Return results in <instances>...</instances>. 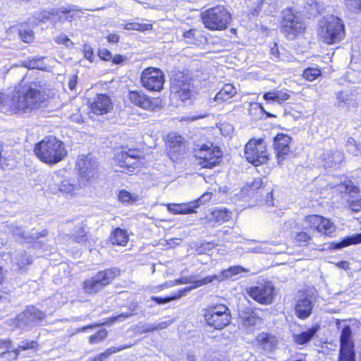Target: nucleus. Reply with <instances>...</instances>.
Wrapping results in <instances>:
<instances>
[{
    "label": "nucleus",
    "instance_id": "f257e3e1",
    "mask_svg": "<svg viewBox=\"0 0 361 361\" xmlns=\"http://www.w3.org/2000/svg\"><path fill=\"white\" fill-rule=\"evenodd\" d=\"M47 99L44 91L34 86L20 85L8 94L0 92V111L24 115L39 109Z\"/></svg>",
    "mask_w": 361,
    "mask_h": 361
},
{
    "label": "nucleus",
    "instance_id": "f03ea898",
    "mask_svg": "<svg viewBox=\"0 0 361 361\" xmlns=\"http://www.w3.org/2000/svg\"><path fill=\"white\" fill-rule=\"evenodd\" d=\"M34 152L41 161L50 164L61 161L67 154L63 142L52 136L36 144Z\"/></svg>",
    "mask_w": 361,
    "mask_h": 361
},
{
    "label": "nucleus",
    "instance_id": "7ed1b4c3",
    "mask_svg": "<svg viewBox=\"0 0 361 361\" xmlns=\"http://www.w3.org/2000/svg\"><path fill=\"white\" fill-rule=\"evenodd\" d=\"M318 35L328 44L338 43L345 37V25L336 16L324 17L319 23Z\"/></svg>",
    "mask_w": 361,
    "mask_h": 361
},
{
    "label": "nucleus",
    "instance_id": "20e7f679",
    "mask_svg": "<svg viewBox=\"0 0 361 361\" xmlns=\"http://www.w3.org/2000/svg\"><path fill=\"white\" fill-rule=\"evenodd\" d=\"M246 271H247V270L241 266L231 267L228 269L221 271L219 274L208 276L200 279V281L195 282L196 285L192 287L183 288L166 298H159V305L165 304L171 300H178L192 289L212 283L214 281H222L226 279L231 278L233 276Z\"/></svg>",
    "mask_w": 361,
    "mask_h": 361
},
{
    "label": "nucleus",
    "instance_id": "39448f33",
    "mask_svg": "<svg viewBox=\"0 0 361 361\" xmlns=\"http://www.w3.org/2000/svg\"><path fill=\"white\" fill-rule=\"evenodd\" d=\"M204 26L211 30H221L226 28L231 21V14L223 6L207 9L201 14Z\"/></svg>",
    "mask_w": 361,
    "mask_h": 361
},
{
    "label": "nucleus",
    "instance_id": "423d86ee",
    "mask_svg": "<svg viewBox=\"0 0 361 361\" xmlns=\"http://www.w3.org/2000/svg\"><path fill=\"white\" fill-rule=\"evenodd\" d=\"M204 317L207 325L216 330L227 326L231 318L228 307L223 304L209 306L204 310Z\"/></svg>",
    "mask_w": 361,
    "mask_h": 361
},
{
    "label": "nucleus",
    "instance_id": "0eeeda50",
    "mask_svg": "<svg viewBox=\"0 0 361 361\" xmlns=\"http://www.w3.org/2000/svg\"><path fill=\"white\" fill-rule=\"evenodd\" d=\"M45 313L34 305L27 306L25 310L18 314L13 320V324L22 331H29L39 325L45 319Z\"/></svg>",
    "mask_w": 361,
    "mask_h": 361
},
{
    "label": "nucleus",
    "instance_id": "6e6552de",
    "mask_svg": "<svg viewBox=\"0 0 361 361\" xmlns=\"http://www.w3.org/2000/svg\"><path fill=\"white\" fill-rule=\"evenodd\" d=\"M120 275V270L116 267L97 273L95 276L83 283V289L87 294H95L111 283Z\"/></svg>",
    "mask_w": 361,
    "mask_h": 361
},
{
    "label": "nucleus",
    "instance_id": "1a4fd4ad",
    "mask_svg": "<svg viewBox=\"0 0 361 361\" xmlns=\"http://www.w3.org/2000/svg\"><path fill=\"white\" fill-rule=\"evenodd\" d=\"M195 156L198 164L203 168L212 169L220 164L222 152L220 148L213 144L202 145L195 149Z\"/></svg>",
    "mask_w": 361,
    "mask_h": 361
},
{
    "label": "nucleus",
    "instance_id": "9d476101",
    "mask_svg": "<svg viewBox=\"0 0 361 361\" xmlns=\"http://www.w3.org/2000/svg\"><path fill=\"white\" fill-rule=\"evenodd\" d=\"M245 156L247 160L255 166L266 163L268 154L264 140H250L245 147Z\"/></svg>",
    "mask_w": 361,
    "mask_h": 361
},
{
    "label": "nucleus",
    "instance_id": "9b49d317",
    "mask_svg": "<svg viewBox=\"0 0 361 361\" xmlns=\"http://www.w3.org/2000/svg\"><path fill=\"white\" fill-rule=\"evenodd\" d=\"M283 31L293 38L305 30V24L300 16L292 8H286L282 12Z\"/></svg>",
    "mask_w": 361,
    "mask_h": 361
},
{
    "label": "nucleus",
    "instance_id": "f8f14e48",
    "mask_svg": "<svg viewBox=\"0 0 361 361\" xmlns=\"http://www.w3.org/2000/svg\"><path fill=\"white\" fill-rule=\"evenodd\" d=\"M53 184H49V190L54 194L60 192L63 195H75L81 185L75 179H61L59 173H56L51 178Z\"/></svg>",
    "mask_w": 361,
    "mask_h": 361
},
{
    "label": "nucleus",
    "instance_id": "ddd939ff",
    "mask_svg": "<svg viewBox=\"0 0 361 361\" xmlns=\"http://www.w3.org/2000/svg\"><path fill=\"white\" fill-rule=\"evenodd\" d=\"M140 152L135 149L122 150L115 156V161L122 168H126L128 171L133 172L142 164L140 161Z\"/></svg>",
    "mask_w": 361,
    "mask_h": 361
},
{
    "label": "nucleus",
    "instance_id": "4468645a",
    "mask_svg": "<svg viewBox=\"0 0 361 361\" xmlns=\"http://www.w3.org/2000/svg\"><path fill=\"white\" fill-rule=\"evenodd\" d=\"M274 287L270 282H267L264 284H259L257 286L251 287L247 290V294L256 302L268 305L272 302L274 298Z\"/></svg>",
    "mask_w": 361,
    "mask_h": 361
},
{
    "label": "nucleus",
    "instance_id": "2eb2a0df",
    "mask_svg": "<svg viewBox=\"0 0 361 361\" xmlns=\"http://www.w3.org/2000/svg\"><path fill=\"white\" fill-rule=\"evenodd\" d=\"M305 221L310 228L316 229L319 233L332 237L336 232L335 224L329 219L320 215H309L305 216Z\"/></svg>",
    "mask_w": 361,
    "mask_h": 361
},
{
    "label": "nucleus",
    "instance_id": "dca6fc26",
    "mask_svg": "<svg viewBox=\"0 0 361 361\" xmlns=\"http://www.w3.org/2000/svg\"><path fill=\"white\" fill-rule=\"evenodd\" d=\"M4 226L6 231H10L16 240L22 244L31 243L40 237H45L47 235V230H43L39 233L34 230H32L30 232H25L20 227L13 223L6 224Z\"/></svg>",
    "mask_w": 361,
    "mask_h": 361
},
{
    "label": "nucleus",
    "instance_id": "f3484780",
    "mask_svg": "<svg viewBox=\"0 0 361 361\" xmlns=\"http://www.w3.org/2000/svg\"><path fill=\"white\" fill-rule=\"evenodd\" d=\"M239 316L242 319L243 328L247 332H251L255 329L259 328L262 324V311L260 310L245 308L240 312Z\"/></svg>",
    "mask_w": 361,
    "mask_h": 361
},
{
    "label": "nucleus",
    "instance_id": "a211bd4d",
    "mask_svg": "<svg viewBox=\"0 0 361 361\" xmlns=\"http://www.w3.org/2000/svg\"><path fill=\"white\" fill-rule=\"evenodd\" d=\"M315 299L312 295L303 293L298 300L295 305V311L296 316L305 319L312 314V308Z\"/></svg>",
    "mask_w": 361,
    "mask_h": 361
},
{
    "label": "nucleus",
    "instance_id": "6ab92c4d",
    "mask_svg": "<svg viewBox=\"0 0 361 361\" xmlns=\"http://www.w3.org/2000/svg\"><path fill=\"white\" fill-rule=\"evenodd\" d=\"M90 109L97 115H103L113 109V103L106 94H97L90 102Z\"/></svg>",
    "mask_w": 361,
    "mask_h": 361
},
{
    "label": "nucleus",
    "instance_id": "aec40b11",
    "mask_svg": "<svg viewBox=\"0 0 361 361\" xmlns=\"http://www.w3.org/2000/svg\"><path fill=\"white\" fill-rule=\"evenodd\" d=\"M291 137L287 135L279 134L274 140V147L276 153L278 163L281 162L286 158L290 152V143Z\"/></svg>",
    "mask_w": 361,
    "mask_h": 361
},
{
    "label": "nucleus",
    "instance_id": "412c9836",
    "mask_svg": "<svg viewBox=\"0 0 361 361\" xmlns=\"http://www.w3.org/2000/svg\"><path fill=\"white\" fill-rule=\"evenodd\" d=\"M70 14V11H67L63 8H61L59 9L53 8L49 11H39L35 13L34 17L39 22L46 23L55 16L60 19H68L69 17H71Z\"/></svg>",
    "mask_w": 361,
    "mask_h": 361
},
{
    "label": "nucleus",
    "instance_id": "4be33fe9",
    "mask_svg": "<svg viewBox=\"0 0 361 361\" xmlns=\"http://www.w3.org/2000/svg\"><path fill=\"white\" fill-rule=\"evenodd\" d=\"M80 174L82 181H89L98 175L97 164L87 159L81 160L79 163Z\"/></svg>",
    "mask_w": 361,
    "mask_h": 361
},
{
    "label": "nucleus",
    "instance_id": "5701e85b",
    "mask_svg": "<svg viewBox=\"0 0 361 361\" xmlns=\"http://www.w3.org/2000/svg\"><path fill=\"white\" fill-rule=\"evenodd\" d=\"M141 82L149 90H158V69L152 67L145 69L142 74Z\"/></svg>",
    "mask_w": 361,
    "mask_h": 361
},
{
    "label": "nucleus",
    "instance_id": "b1692460",
    "mask_svg": "<svg viewBox=\"0 0 361 361\" xmlns=\"http://www.w3.org/2000/svg\"><path fill=\"white\" fill-rule=\"evenodd\" d=\"M165 142L170 152L180 154L185 150V139L176 133H170L167 135Z\"/></svg>",
    "mask_w": 361,
    "mask_h": 361
},
{
    "label": "nucleus",
    "instance_id": "393cba45",
    "mask_svg": "<svg viewBox=\"0 0 361 361\" xmlns=\"http://www.w3.org/2000/svg\"><path fill=\"white\" fill-rule=\"evenodd\" d=\"M257 343L266 351L271 352L277 346L279 338L268 333H261L256 338Z\"/></svg>",
    "mask_w": 361,
    "mask_h": 361
},
{
    "label": "nucleus",
    "instance_id": "a878e982",
    "mask_svg": "<svg viewBox=\"0 0 361 361\" xmlns=\"http://www.w3.org/2000/svg\"><path fill=\"white\" fill-rule=\"evenodd\" d=\"M128 99L133 104L146 109H154V105L152 101L143 94L137 91H130L128 93Z\"/></svg>",
    "mask_w": 361,
    "mask_h": 361
},
{
    "label": "nucleus",
    "instance_id": "bb28decb",
    "mask_svg": "<svg viewBox=\"0 0 361 361\" xmlns=\"http://www.w3.org/2000/svg\"><path fill=\"white\" fill-rule=\"evenodd\" d=\"M343 155L340 152H333L331 151H326L322 154L323 166L325 168H333L343 161Z\"/></svg>",
    "mask_w": 361,
    "mask_h": 361
},
{
    "label": "nucleus",
    "instance_id": "cd10ccee",
    "mask_svg": "<svg viewBox=\"0 0 361 361\" xmlns=\"http://www.w3.org/2000/svg\"><path fill=\"white\" fill-rule=\"evenodd\" d=\"M263 98L269 102L282 104L290 98V94L287 90H274L264 93Z\"/></svg>",
    "mask_w": 361,
    "mask_h": 361
},
{
    "label": "nucleus",
    "instance_id": "c85d7f7f",
    "mask_svg": "<svg viewBox=\"0 0 361 361\" xmlns=\"http://www.w3.org/2000/svg\"><path fill=\"white\" fill-rule=\"evenodd\" d=\"M319 329V326H314L305 331L294 334L293 335V340L297 345H305L312 340Z\"/></svg>",
    "mask_w": 361,
    "mask_h": 361
},
{
    "label": "nucleus",
    "instance_id": "c756f323",
    "mask_svg": "<svg viewBox=\"0 0 361 361\" xmlns=\"http://www.w3.org/2000/svg\"><path fill=\"white\" fill-rule=\"evenodd\" d=\"M109 240L113 245L125 246L128 242V235L126 230L116 228L111 232Z\"/></svg>",
    "mask_w": 361,
    "mask_h": 361
},
{
    "label": "nucleus",
    "instance_id": "7c9ffc66",
    "mask_svg": "<svg viewBox=\"0 0 361 361\" xmlns=\"http://www.w3.org/2000/svg\"><path fill=\"white\" fill-rule=\"evenodd\" d=\"M12 262L16 264L18 271H24L27 265L32 262V257L24 250L20 252L12 258Z\"/></svg>",
    "mask_w": 361,
    "mask_h": 361
},
{
    "label": "nucleus",
    "instance_id": "2f4dec72",
    "mask_svg": "<svg viewBox=\"0 0 361 361\" xmlns=\"http://www.w3.org/2000/svg\"><path fill=\"white\" fill-rule=\"evenodd\" d=\"M352 331L349 325H345L341 334V348L340 349L353 350V343L352 341Z\"/></svg>",
    "mask_w": 361,
    "mask_h": 361
},
{
    "label": "nucleus",
    "instance_id": "473e14b6",
    "mask_svg": "<svg viewBox=\"0 0 361 361\" xmlns=\"http://www.w3.org/2000/svg\"><path fill=\"white\" fill-rule=\"evenodd\" d=\"M183 37L187 43L194 45H200L205 41V37L195 29L185 32Z\"/></svg>",
    "mask_w": 361,
    "mask_h": 361
},
{
    "label": "nucleus",
    "instance_id": "72a5a7b5",
    "mask_svg": "<svg viewBox=\"0 0 361 361\" xmlns=\"http://www.w3.org/2000/svg\"><path fill=\"white\" fill-rule=\"evenodd\" d=\"M236 94L235 88L231 84H226L216 94L214 100L217 102H226L232 98Z\"/></svg>",
    "mask_w": 361,
    "mask_h": 361
},
{
    "label": "nucleus",
    "instance_id": "f704fd0d",
    "mask_svg": "<svg viewBox=\"0 0 361 361\" xmlns=\"http://www.w3.org/2000/svg\"><path fill=\"white\" fill-rule=\"evenodd\" d=\"M361 243V233L345 238L339 243H332L330 245L331 249H341L350 245Z\"/></svg>",
    "mask_w": 361,
    "mask_h": 361
},
{
    "label": "nucleus",
    "instance_id": "c9c22d12",
    "mask_svg": "<svg viewBox=\"0 0 361 361\" xmlns=\"http://www.w3.org/2000/svg\"><path fill=\"white\" fill-rule=\"evenodd\" d=\"M211 218L216 223L221 224L228 221L231 218V213L226 209H216L212 212Z\"/></svg>",
    "mask_w": 361,
    "mask_h": 361
},
{
    "label": "nucleus",
    "instance_id": "e433bc0d",
    "mask_svg": "<svg viewBox=\"0 0 361 361\" xmlns=\"http://www.w3.org/2000/svg\"><path fill=\"white\" fill-rule=\"evenodd\" d=\"M43 59L44 57L29 58L24 61L23 65L29 69L42 70L45 67Z\"/></svg>",
    "mask_w": 361,
    "mask_h": 361
},
{
    "label": "nucleus",
    "instance_id": "4c0bfd02",
    "mask_svg": "<svg viewBox=\"0 0 361 361\" xmlns=\"http://www.w3.org/2000/svg\"><path fill=\"white\" fill-rule=\"evenodd\" d=\"M198 207V204H195L193 208L189 207L187 205L183 204H171L169 205L168 208L170 211L175 214H189L195 212L194 208Z\"/></svg>",
    "mask_w": 361,
    "mask_h": 361
},
{
    "label": "nucleus",
    "instance_id": "58836bf2",
    "mask_svg": "<svg viewBox=\"0 0 361 361\" xmlns=\"http://www.w3.org/2000/svg\"><path fill=\"white\" fill-rule=\"evenodd\" d=\"M118 200L123 203L133 204L138 200V195L131 194L127 190H122L119 192Z\"/></svg>",
    "mask_w": 361,
    "mask_h": 361
},
{
    "label": "nucleus",
    "instance_id": "ea45409f",
    "mask_svg": "<svg viewBox=\"0 0 361 361\" xmlns=\"http://www.w3.org/2000/svg\"><path fill=\"white\" fill-rule=\"evenodd\" d=\"M270 245L271 244L267 242H262L259 245L254 247L248 248V252L261 254L273 253L274 250H272V248L270 247Z\"/></svg>",
    "mask_w": 361,
    "mask_h": 361
},
{
    "label": "nucleus",
    "instance_id": "a19ab883",
    "mask_svg": "<svg viewBox=\"0 0 361 361\" xmlns=\"http://www.w3.org/2000/svg\"><path fill=\"white\" fill-rule=\"evenodd\" d=\"M39 346L38 343L36 341H28L25 340L20 341L18 347L15 349L16 352H18V354L20 353L22 350H27L30 349H36Z\"/></svg>",
    "mask_w": 361,
    "mask_h": 361
},
{
    "label": "nucleus",
    "instance_id": "79ce46f5",
    "mask_svg": "<svg viewBox=\"0 0 361 361\" xmlns=\"http://www.w3.org/2000/svg\"><path fill=\"white\" fill-rule=\"evenodd\" d=\"M347 151L354 155L359 156L361 152V144H357L353 138H349L346 144Z\"/></svg>",
    "mask_w": 361,
    "mask_h": 361
},
{
    "label": "nucleus",
    "instance_id": "37998d69",
    "mask_svg": "<svg viewBox=\"0 0 361 361\" xmlns=\"http://www.w3.org/2000/svg\"><path fill=\"white\" fill-rule=\"evenodd\" d=\"M176 97L182 102L190 99L192 95L189 85H183V87H180L178 90H176Z\"/></svg>",
    "mask_w": 361,
    "mask_h": 361
},
{
    "label": "nucleus",
    "instance_id": "c03bdc74",
    "mask_svg": "<svg viewBox=\"0 0 361 361\" xmlns=\"http://www.w3.org/2000/svg\"><path fill=\"white\" fill-rule=\"evenodd\" d=\"M321 75V71L317 68H306L302 73L305 79L309 81H313Z\"/></svg>",
    "mask_w": 361,
    "mask_h": 361
},
{
    "label": "nucleus",
    "instance_id": "a18cd8bd",
    "mask_svg": "<svg viewBox=\"0 0 361 361\" xmlns=\"http://www.w3.org/2000/svg\"><path fill=\"white\" fill-rule=\"evenodd\" d=\"M338 361H355L354 350L340 349Z\"/></svg>",
    "mask_w": 361,
    "mask_h": 361
},
{
    "label": "nucleus",
    "instance_id": "49530a36",
    "mask_svg": "<svg viewBox=\"0 0 361 361\" xmlns=\"http://www.w3.org/2000/svg\"><path fill=\"white\" fill-rule=\"evenodd\" d=\"M107 336V331L106 329H100L95 334L90 336L89 340L90 343H97L103 341Z\"/></svg>",
    "mask_w": 361,
    "mask_h": 361
},
{
    "label": "nucleus",
    "instance_id": "de8ad7c7",
    "mask_svg": "<svg viewBox=\"0 0 361 361\" xmlns=\"http://www.w3.org/2000/svg\"><path fill=\"white\" fill-rule=\"evenodd\" d=\"M19 37L24 42L30 43L34 39V33L30 29L20 30Z\"/></svg>",
    "mask_w": 361,
    "mask_h": 361
},
{
    "label": "nucleus",
    "instance_id": "09e8293b",
    "mask_svg": "<svg viewBox=\"0 0 361 361\" xmlns=\"http://www.w3.org/2000/svg\"><path fill=\"white\" fill-rule=\"evenodd\" d=\"M73 240L75 243H82L86 240V232L82 228H79L72 236Z\"/></svg>",
    "mask_w": 361,
    "mask_h": 361
},
{
    "label": "nucleus",
    "instance_id": "8fccbe9b",
    "mask_svg": "<svg viewBox=\"0 0 361 361\" xmlns=\"http://www.w3.org/2000/svg\"><path fill=\"white\" fill-rule=\"evenodd\" d=\"M295 240L300 244H307L310 240V235L305 231H300L295 235Z\"/></svg>",
    "mask_w": 361,
    "mask_h": 361
},
{
    "label": "nucleus",
    "instance_id": "3c124183",
    "mask_svg": "<svg viewBox=\"0 0 361 361\" xmlns=\"http://www.w3.org/2000/svg\"><path fill=\"white\" fill-rule=\"evenodd\" d=\"M54 40L58 44H63L66 47H71L73 45V42L64 34H60Z\"/></svg>",
    "mask_w": 361,
    "mask_h": 361
},
{
    "label": "nucleus",
    "instance_id": "603ef678",
    "mask_svg": "<svg viewBox=\"0 0 361 361\" xmlns=\"http://www.w3.org/2000/svg\"><path fill=\"white\" fill-rule=\"evenodd\" d=\"M130 346L131 345H126V346H122V347L118 348H116L115 347L110 348L107 349L104 353H101L99 355V357L97 358L98 361H101L103 357L106 358L108 355L115 353L119 350H123L126 348H130Z\"/></svg>",
    "mask_w": 361,
    "mask_h": 361
},
{
    "label": "nucleus",
    "instance_id": "864d4df0",
    "mask_svg": "<svg viewBox=\"0 0 361 361\" xmlns=\"http://www.w3.org/2000/svg\"><path fill=\"white\" fill-rule=\"evenodd\" d=\"M199 280H195V276H183L180 278L178 280L175 281L176 284H187V283H193V286L196 285L195 282ZM192 287L190 286L189 288Z\"/></svg>",
    "mask_w": 361,
    "mask_h": 361
},
{
    "label": "nucleus",
    "instance_id": "5fc2aeb1",
    "mask_svg": "<svg viewBox=\"0 0 361 361\" xmlns=\"http://www.w3.org/2000/svg\"><path fill=\"white\" fill-rule=\"evenodd\" d=\"M18 352L16 350H6L0 353V358L5 359L6 360H16L18 357Z\"/></svg>",
    "mask_w": 361,
    "mask_h": 361
},
{
    "label": "nucleus",
    "instance_id": "6e6d98bb",
    "mask_svg": "<svg viewBox=\"0 0 361 361\" xmlns=\"http://www.w3.org/2000/svg\"><path fill=\"white\" fill-rule=\"evenodd\" d=\"M127 30H147L152 29V25H140L138 23H129L126 25Z\"/></svg>",
    "mask_w": 361,
    "mask_h": 361
},
{
    "label": "nucleus",
    "instance_id": "4d7b16f0",
    "mask_svg": "<svg viewBox=\"0 0 361 361\" xmlns=\"http://www.w3.org/2000/svg\"><path fill=\"white\" fill-rule=\"evenodd\" d=\"M349 208L353 212H359L361 211V199L357 198L349 201Z\"/></svg>",
    "mask_w": 361,
    "mask_h": 361
},
{
    "label": "nucleus",
    "instance_id": "13d9d810",
    "mask_svg": "<svg viewBox=\"0 0 361 361\" xmlns=\"http://www.w3.org/2000/svg\"><path fill=\"white\" fill-rule=\"evenodd\" d=\"M336 99L338 101V106H343L344 104H350V99L348 95L344 92H339L337 94Z\"/></svg>",
    "mask_w": 361,
    "mask_h": 361
},
{
    "label": "nucleus",
    "instance_id": "bf43d9fd",
    "mask_svg": "<svg viewBox=\"0 0 361 361\" xmlns=\"http://www.w3.org/2000/svg\"><path fill=\"white\" fill-rule=\"evenodd\" d=\"M346 6L350 9H357L360 11L361 0H343Z\"/></svg>",
    "mask_w": 361,
    "mask_h": 361
},
{
    "label": "nucleus",
    "instance_id": "052dcab7",
    "mask_svg": "<svg viewBox=\"0 0 361 361\" xmlns=\"http://www.w3.org/2000/svg\"><path fill=\"white\" fill-rule=\"evenodd\" d=\"M262 185V181L261 179L257 178L252 181V183L249 185L250 191L252 193L254 191L257 190L261 188Z\"/></svg>",
    "mask_w": 361,
    "mask_h": 361
},
{
    "label": "nucleus",
    "instance_id": "680f3d73",
    "mask_svg": "<svg viewBox=\"0 0 361 361\" xmlns=\"http://www.w3.org/2000/svg\"><path fill=\"white\" fill-rule=\"evenodd\" d=\"M99 57L104 61H109L112 58L111 51L106 49H101L99 51Z\"/></svg>",
    "mask_w": 361,
    "mask_h": 361
},
{
    "label": "nucleus",
    "instance_id": "e2e57ef3",
    "mask_svg": "<svg viewBox=\"0 0 361 361\" xmlns=\"http://www.w3.org/2000/svg\"><path fill=\"white\" fill-rule=\"evenodd\" d=\"M131 315V314L127 312V313H122L118 314V316L113 317L110 319V321L111 322H115L116 321H122L126 318L129 317Z\"/></svg>",
    "mask_w": 361,
    "mask_h": 361
},
{
    "label": "nucleus",
    "instance_id": "0e129e2a",
    "mask_svg": "<svg viewBox=\"0 0 361 361\" xmlns=\"http://www.w3.org/2000/svg\"><path fill=\"white\" fill-rule=\"evenodd\" d=\"M271 54L274 60L280 59L279 51L277 45L275 44L274 47L271 49Z\"/></svg>",
    "mask_w": 361,
    "mask_h": 361
},
{
    "label": "nucleus",
    "instance_id": "69168bd1",
    "mask_svg": "<svg viewBox=\"0 0 361 361\" xmlns=\"http://www.w3.org/2000/svg\"><path fill=\"white\" fill-rule=\"evenodd\" d=\"M212 195V194L211 192H206L198 199V202H200V204H204L211 199Z\"/></svg>",
    "mask_w": 361,
    "mask_h": 361
},
{
    "label": "nucleus",
    "instance_id": "338daca9",
    "mask_svg": "<svg viewBox=\"0 0 361 361\" xmlns=\"http://www.w3.org/2000/svg\"><path fill=\"white\" fill-rule=\"evenodd\" d=\"M335 265L342 269L348 270L349 269V262L347 261H340L337 263H335Z\"/></svg>",
    "mask_w": 361,
    "mask_h": 361
},
{
    "label": "nucleus",
    "instance_id": "774afa93",
    "mask_svg": "<svg viewBox=\"0 0 361 361\" xmlns=\"http://www.w3.org/2000/svg\"><path fill=\"white\" fill-rule=\"evenodd\" d=\"M107 40L110 43H117L119 41V36L116 34H109L107 36Z\"/></svg>",
    "mask_w": 361,
    "mask_h": 361
}]
</instances>
